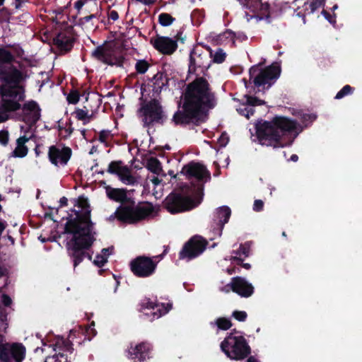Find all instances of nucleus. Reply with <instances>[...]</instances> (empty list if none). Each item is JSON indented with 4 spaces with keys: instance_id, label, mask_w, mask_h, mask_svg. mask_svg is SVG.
Here are the masks:
<instances>
[{
    "instance_id": "1",
    "label": "nucleus",
    "mask_w": 362,
    "mask_h": 362,
    "mask_svg": "<svg viewBox=\"0 0 362 362\" xmlns=\"http://www.w3.org/2000/svg\"><path fill=\"white\" fill-rule=\"evenodd\" d=\"M75 206L83 211H74L76 217L67 220L64 226V233L68 235L66 250L74 269L85 258L92 259V254L88 251L95 240L94 223L90 218V209L88 200L84 196H80Z\"/></svg>"
},
{
    "instance_id": "2",
    "label": "nucleus",
    "mask_w": 362,
    "mask_h": 362,
    "mask_svg": "<svg viewBox=\"0 0 362 362\" xmlns=\"http://www.w3.org/2000/svg\"><path fill=\"white\" fill-rule=\"evenodd\" d=\"M182 110H177L172 118L175 126H199L208 119L209 109L216 106V97L207 80L197 77L189 83L183 93Z\"/></svg>"
},
{
    "instance_id": "3",
    "label": "nucleus",
    "mask_w": 362,
    "mask_h": 362,
    "mask_svg": "<svg viewBox=\"0 0 362 362\" xmlns=\"http://www.w3.org/2000/svg\"><path fill=\"white\" fill-rule=\"evenodd\" d=\"M255 131L261 145L276 148L290 145L292 141L288 142L285 136L294 134L296 137L302 129L296 120L276 115L271 121H259L255 124Z\"/></svg>"
},
{
    "instance_id": "4",
    "label": "nucleus",
    "mask_w": 362,
    "mask_h": 362,
    "mask_svg": "<svg viewBox=\"0 0 362 362\" xmlns=\"http://www.w3.org/2000/svg\"><path fill=\"white\" fill-rule=\"evenodd\" d=\"M107 198L121 204L115 212L117 219L122 223L134 224L148 218L154 211L151 202L139 203L136 205L134 199L128 197V190L125 188H114L110 185L105 187Z\"/></svg>"
},
{
    "instance_id": "5",
    "label": "nucleus",
    "mask_w": 362,
    "mask_h": 362,
    "mask_svg": "<svg viewBox=\"0 0 362 362\" xmlns=\"http://www.w3.org/2000/svg\"><path fill=\"white\" fill-rule=\"evenodd\" d=\"M180 173L189 181V184L182 185L181 189L190 191L194 197L202 199L204 185L211 179V173L207 168L201 163L191 161L182 167Z\"/></svg>"
},
{
    "instance_id": "6",
    "label": "nucleus",
    "mask_w": 362,
    "mask_h": 362,
    "mask_svg": "<svg viewBox=\"0 0 362 362\" xmlns=\"http://www.w3.org/2000/svg\"><path fill=\"white\" fill-rule=\"evenodd\" d=\"M280 73L281 68L276 64H272L264 69L255 65L249 69V81L246 78H243V81L246 88L251 87L253 92L257 94L268 90L279 77Z\"/></svg>"
},
{
    "instance_id": "7",
    "label": "nucleus",
    "mask_w": 362,
    "mask_h": 362,
    "mask_svg": "<svg viewBox=\"0 0 362 362\" xmlns=\"http://www.w3.org/2000/svg\"><path fill=\"white\" fill-rule=\"evenodd\" d=\"M182 192L173 191L164 199L163 202V208L171 214L190 211L197 207L202 201L200 198L192 197L188 193H184L185 189ZM187 192L188 191L186 190Z\"/></svg>"
},
{
    "instance_id": "8",
    "label": "nucleus",
    "mask_w": 362,
    "mask_h": 362,
    "mask_svg": "<svg viewBox=\"0 0 362 362\" xmlns=\"http://www.w3.org/2000/svg\"><path fill=\"white\" fill-rule=\"evenodd\" d=\"M221 351L231 360L242 361L251 354V348L243 335L230 332L221 343Z\"/></svg>"
},
{
    "instance_id": "9",
    "label": "nucleus",
    "mask_w": 362,
    "mask_h": 362,
    "mask_svg": "<svg viewBox=\"0 0 362 362\" xmlns=\"http://www.w3.org/2000/svg\"><path fill=\"white\" fill-rule=\"evenodd\" d=\"M139 112L145 127H150L154 124H163L167 118L160 103L156 98L143 103Z\"/></svg>"
},
{
    "instance_id": "10",
    "label": "nucleus",
    "mask_w": 362,
    "mask_h": 362,
    "mask_svg": "<svg viewBox=\"0 0 362 362\" xmlns=\"http://www.w3.org/2000/svg\"><path fill=\"white\" fill-rule=\"evenodd\" d=\"M80 334L79 332L72 329L70 331L67 339H64L63 337H56L55 343L53 344L54 351H56L58 349L59 353L47 356L44 362H70L71 359H68V356L61 353L60 351H67L71 354L74 351L73 341L76 337V334Z\"/></svg>"
},
{
    "instance_id": "11",
    "label": "nucleus",
    "mask_w": 362,
    "mask_h": 362,
    "mask_svg": "<svg viewBox=\"0 0 362 362\" xmlns=\"http://www.w3.org/2000/svg\"><path fill=\"white\" fill-rule=\"evenodd\" d=\"M238 1L245 10L247 15H249V12L252 13L250 18L265 20L268 23L272 22L269 3H263L262 0H238Z\"/></svg>"
},
{
    "instance_id": "12",
    "label": "nucleus",
    "mask_w": 362,
    "mask_h": 362,
    "mask_svg": "<svg viewBox=\"0 0 362 362\" xmlns=\"http://www.w3.org/2000/svg\"><path fill=\"white\" fill-rule=\"evenodd\" d=\"M158 263L151 257L138 256L131 260L129 268L133 274L139 278H147L156 272Z\"/></svg>"
},
{
    "instance_id": "13",
    "label": "nucleus",
    "mask_w": 362,
    "mask_h": 362,
    "mask_svg": "<svg viewBox=\"0 0 362 362\" xmlns=\"http://www.w3.org/2000/svg\"><path fill=\"white\" fill-rule=\"evenodd\" d=\"M207 245L208 242L202 236L194 235L184 244L179 252V259L192 260L202 255Z\"/></svg>"
},
{
    "instance_id": "14",
    "label": "nucleus",
    "mask_w": 362,
    "mask_h": 362,
    "mask_svg": "<svg viewBox=\"0 0 362 362\" xmlns=\"http://www.w3.org/2000/svg\"><path fill=\"white\" fill-rule=\"evenodd\" d=\"M209 58V54L202 48L194 47L189 54V74H204L210 66L211 61Z\"/></svg>"
},
{
    "instance_id": "15",
    "label": "nucleus",
    "mask_w": 362,
    "mask_h": 362,
    "mask_svg": "<svg viewBox=\"0 0 362 362\" xmlns=\"http://www.w3.org/2000/svg\"><path fill=\"white\" fill-rule=\"evenodd\" d=\"M26 349L21 343H9L4 341L0 350L1 362H22L25 357Z\"/></svg>"
},
{
    "instance_id": "16",
    "label": "nucleus",
    "mask_w": 362,
    "mask_h": 362,
    "mask_svg": "<svg viewBox=\"0 0 362 362\" xmlns=\"http://www.w3.org/2000/svg\"><path fill=\"white\" fill-rule=\"evenodd\" d=\"M172 308V305L167 303H158L151 300L150 298L145 299L141 303V311L144 316L152 322L165 315Z\"/></svg>"
},
{
    "instance_id": "17",
    "label": "nucleus",
    "mask_w": 362,
    "mask_h": 362,
    "mask_svg": "<svg viewBox=\"0 0 362 362\" xmlns=\"http://www.w3.org/2000/svg\"><path fill=\"white\" fill-rule=\"evenodd\" d=\"M72 156V150L70 147L63 144L52 145L49 147L48 158L54 166H65Z\"/></svg>"
},
{
    "instance_id": "18",
    "label": "nucleus",
    "mask_w": 362,
    "mask_h": 362,
    "mask_svg": "<svg viewBox=\"0 0 362 362\" xmlns=\"http://www.w3.org/2000/svg\"><path fill=\"white\" fill-rule=\"evenodd\" d=\"M151 349V344L146 341L135 345L131 344L127 349V356L132 362H144L150 358Z\"/></svg>"
},
{
    "instance_id": "19",
    "label": "nucleus",
    "mask_w": 362,
    "mask_h": 362,
    "mask_svg": "<svg viewBox=\"0 0 362 362\" xmlns=\"http://www.w3.org/2000/svg\"><path fill=\"white\" fill-rule=\"evenodd\" d=\"M226 287H230L233 292L243 298L250 297L255 291L252 284L241 276L233 277L230 282L226 285Z\"/></svg>"
},
{
    "instance_id": "20",
    "label": "nucleus",
    "mask_w": 362,
    "mask_h": 362,
    "mask_svg": "<svg viewBox=\"0 0 362 362\" xmlns=\"http://www.w3.org/2000/svg\"><path fill=\"white\" fill-rule=\"evenodd\" d=\"M23 118L25 123L30 127L34 126L40 119V108L34 100L28 101L23 105Z\"/></svg>"
},
{
    "instance_id": "21",
    "label": "nucleus",
    "mask_w": 362,
    "mask_h": 362,
    "mask_svg": "<svg viewBox=\"0 0 362 362\" xmlns=\"http://www.w3.org/2000/svg\"><path fill=\"white\" fill-rule=\"evenodd\" d=\"M152 44L156 50L164 55H171L177 49L176 40L169 37L157 35Z\"/></svg>"
},
{
    "instance_id": "22",
    "label": "nucleus",
    "mask_w": 362,
    "mask_h": 362,
    "mask_svg": "<svg viewBox=\"0 0 362 362\" xmlns=\"http://www.w3.org/2000/svg\"><path fill=\"white\" fill-rule=\"evenodd\" d=\"M115 52L114 46L105 42L92 52L91 57L105 64H112V58Z\"/></svg>"
},
{
    "instance_id": "23",
    "label": "nucleus",
    "mask_w": 362,
    "mask_h": 362,
    "mask_svg": "<svg viewBox=\"0 0 362 362\" xmlns=\"http://www.w3.org/2000/svg\"><path fill=\"white\" fill-rule=\"evenodd\" d=\"M74 42V37L67 31H61L53 38L54 45L64 54L72 49Z\"/></svg>"
},
{
    "instance_id": "24",
    "label": "nucleus",
    "mask_w": 362,
    "mask_h": 362,
    "mask_svg": "<svg viewBox=\"0 0 362 362\" xmlns=\"http://www.w3.org/2000/svg\"><path fill=\"white\" fill-rule=\"evenodd\" d=\"M148 80L150 83H148V86L152 87V91L155 96L159 95L163 88L168 87L169 78L163 72L158 71L152 78Z\"/></svg>"
},
{
    "instance_id": "25",
    "label": "nucleus",
    "mask_w": 362,
    "mask_h": 362,
    "mask_svg": "<svg viewBox=\"0 0 362 362\" xmlns=\"http://www.w3.org/2000/svg\"><path fill=\"white\" fill-rule=\"evenodd\" d=\"M231 215V210L227 206H223L217 209L214 214V223L216 225L219 234H221L224 225L227 223Z\"/></svg>"
},
{
    "instance_id": "26",
    "label": "nucleus",
    "mask_w": 362,
    "mask_h": 362,
    "mask_svg": "<svg viewBox=\"0 0 362 362\" xmlns=\"http://www.w3.org/2000/svg\"><path fill=\"white\" fill-rule=\"evenodd\" d=\"M0 95L4 98L17 100L22 101L24 100V94L21 93L16 87L9 86L7 85H3L0 87Z\"/></svg>"
},
{
    "instance_id": "27",
    "label": "nucleus",
    "mask_w": 362,
    "mask_h": 362,
    "mask_svg": "<svg viewBox=\"0 0 362 362\" xmlns=\"http://www.w3.org/2000/svg\"><path fill=\"white\" fill-rule=\"evenodd\" d=\"M29 141L26 136H20L16 140V147L12 152V156L15 158H24L28 152V147L25 145Z\"/></svg>"
},
{
    "instance_id": "28",
    "label": "nucleus",
    "mask_w": 362,
    "mask_h": 362,
    "mask_svg": "<svg viewBox=\"0 0 362 362\" xmlns=\"http://www.w3.org/2000/svg\"><path fill=\"white\" fill-rule=\"evenodd\" d=\"M19 74V71L16 69L13 72L8 71V66H0V76L3 82L7 84L13 83L16 81V76Z\"/></svg>"
},
{
    "instance_id": "29",
    "label": "nucleus",
    "mask_w": 362,
    "mask_h": 362,
    "mask_svg": "<svg viewBox=\"0 0 362 362\" xmlns=\"http://www.w3.org/2000/svg\"><path fill=\"white\" fill-rule=\"evenodd\" d=\"M21 108V105L17 100L8 98L1 99L0 110L4 112H14Z\"/></svg>"
},
{
    "instance_id": "30",
    "label": "nucleus",
    "mask_w": 362,
    "mask_h": 362,
    "mask_svg": "<svg viewBox=\"0 0 362 362\" xmlns=\"http://www.w3.org/2000/svg\"><path fill=\"white\" fill-rule=\"evenodd\" d=\"M206 49L209 51V58L212 59L211 62L215 64H222L225 62L227 54L223 49L217 48L214 52L209 47H206Z\"/></svg>"
},
{
    "instance_id": "31",
    "label": "nucleus",
    "mask_w": 362,
    "mask_h": 362,
    "mask_svg": "<svg viewBox=\"0 0 362 362\" xmlns=\"http://www.w3.org/2000/svg\"><path fill=\"white\" fill-rule=\"evenodd\" d=\"M127 166L124 165L122 160H113L109 163L107 172L112 175H116L118 177Z\"/></svg>"
},
{
    "instance_id": "32",
    "label": "nucleus",
    "mask_w": 362,
    "mask_h": 362,
    "mask_svg": "<svg viewBox=\"0 0 362 362\" xmlns=\"http://www.w3.org/2000/svg\"><path fill=\"white\" fill-rule=\"evenodd\" d=\"M118 178L125 185H134L136 182L135 177L132 175L131 170L128 166L123 169V172L118 176Z\"/></svg>"
},
{
    "instance_id": "33",
    "label": "nucleus",
    "mask_w": 362,
    "mask_h": 362,
    "mask_svg": "<svg viewBox=\"0 0 362 362\" xmlns=\"http://www.w3.org/2000/svg\"><path fill=\"white\" fill-rule=\"evenodd\" d=\"M309 1L305 2L304 8L305 11L308 12V14L313 13L318 8L323 7L325 4V0H308Z\"/></svg>"
},
{
    "instance_id": "34",
    "label": "nucleus",
    "mask_w": 362,
    "mask_h": 362,
    "mask_svg": "<svg viewBox=\"0 0 362 362\" xmlns=\"http://www.w3.org/2000/svg\"><path fill=\"white\" fill-rule=\"evenodd\" d=\"M147 168L154 174L158 175L162 170V165L160 160L155 158L151 157L147 160Z\"/></svg>"
},
{
    "instance_id": "35",
    "label": "nucleus",
    "mask_w": 362,
    "mask_h": 362,
    "mask_svg": "<svg viewBox=\"0 0 362 362\" xmlns=\"http://www.w3.org/2000/svg\"><path fill=\"white\" fill-rule=\"evenodd\" d=\"M13 61L11 52L4 48H0V66H8Z\"/></svg>"
},
{
    "instance_id": "36",
    "label": "nucleus",
    "mask_w": 362,
    "mask_h": 362,
    "mask_svg": "<svg viewBox=\"0 0 362 362\" xmlns=\"http://www.w3.org/2000/svg\"><path fill=\"white\" fill-rule=\"evenodd\" d=\"M158 21L160 25L167 27L170 25L175 21V18L168 13H161L158 15Z\"/></svg>"
},
{
    "instance_id": "37",
    "label": "nucleus",
    "mask_w": 362,
    "mask_h": 362,
    "mask_svg": "<svg viewBox=\"0 0 362 362\" xmlns=\"http://www.w3.org/2000/svg\"><path fill=\"white\" fill-rule=\"evenodd\" d=\"M236 110L240 115L245 117L247 119H249L255 113V109L249 107L245 103L241 104Z\"/></svg>"
},
{
    "instance_id": "38",
    "label": "nucleus",
    "mask_w": 362,
    "mask_h": 362,
    "mask_svg": "<svg viewBox=\"0 0 362 362\" xmlns=\"http://www.w3.org/2000/svg\"><path fill=\"white\" fill-rule=\"evenodd\" d=\"M250 246L247 243L244 244H240L239 248L236 250H233L232 253L235 255V256L241 257L243 255L245 257H247L250 255Z\"/></svg>"
},
{
    "instance_id": "39",
    "label": "nucleus",
    "mask_w": 362,
    "mask_h": 362,
    "mask_svg": "<svg viewBox=\"0 0 362 362\" xmlns=\"http://www.w3.org/2000/svg\"><path fill=\"white\" fill-rule=\"evenodd\" d=\"M215 323L218 328L222 330H228L232 327L230 320L226 317L217 318Z\"/></svg>"
},
{
    "instance_id": "40",
    "label": "nucleus",
    "mask_w": 362,
    "mask_h": 362,
    "mask_svg": "<svg viewBox=\"0 0 362 362\" xmlns=\"http://www.w3.org/2000/svg\"><path fill=\"white\" fill-rule=\"evenodd\" d=\"M218 40L223 42L228 40L233 45H235V33L230 30H226L218 35Z\"/></svg>"
},
{
    "instance_id": "41",
    "label": "nucleus",
    "mask_w": 362,
    "mask_h": 362,
    "mask_svg": "<svg viewBox=\"0 0 362 362\" xmlns=\"http://www.w3.org/2000/svg\"><path fill=\"white\" fill-rule=\"evenodd\" d=\"M245 97L246 98L245 103L249 107H253L257 105H262L265 103V102L255 96H251L248 95H245Z\"/></svg>"
},
{
    "instance_id": "42",
    "label": "nucleus",
    "mask_w": 362,
    "mask_h": 362,
    "mask_svg": "<svg viewBox=\"0 0 362 362\" xmlns=\"http://www.w3.org/2000/svg\"><path fill=\"white\" fill-rule=\"evenodd\" d=\"M149 64L144 59L138 60L135 64V69L138 74H145L149 68Z\"/></svg>"
},
{
    "instance_id": "43",
    "label": "nucleus",
    "mask_w": 362,
    "mask_h": 362,
    "mask_svg": "<svg viewBox=\"0 0 362 362\" xmlns=\"http://www.w3.org/2000/svg\"><path fill=\"white\" fill-rule=\"evenodd\" d=\"M112 137L111 132L110 130H102L98 135V141L105 144V146H110L108 139Z\"/></svg>"
},
{
    "instance_id": "44",
    "label": "nucleus",
    "mask_w": 362,
    "mask_h": 362,
    "mask_svg": "<svg viewBox=\"0 0 362 362\" xmlns=\"http://www.w3.org/2000/svg\"><path fill=\"white\" fill-rule=\"evenodd\" d=\"M354 88L349 85L344 86L336 95L335 99H341L353 93Z\"/></svg>"
},
{
    "instance_id": "45",
    "label": "nucleus",
    "mask_w": 362,
    "mask_h": 362,
    "mask_svg": "<svg viewBox=\"0 0 362 362\" xmlns=\"http://www.w3.org/2000/svg\"><path fill=\"white\" fill-rule=\"evenodd\" d=\"M67 101L70 104L76 105L80 100V94L78 90H71L67 95Z\"/></svg>"
},
{
    "instance_id": "46",
    "label": "nucleus",
    "mask_w": 362,
    "mask_h": 362,
    "mask_svg": "<svg viewBox=\"0 0 362 362\" xmlns=\"http://www.w3.org/2000/svg\"><path fill=\"white\" fill-rule=\"evenodd\" d=\"M230 260L233 262H235L237 266L240 268V267L245 268V269H250L251 268V265L249 263H243V259L237 256H232Z\"/></svg>"
},
{
    "instance_id": "47",
    "label": "nucleus",
    "mask_w": 362,
    "mask_h": 362,
    "mask_svg": "<svg viewBox=\"0 0 362 362\" xmlns=\"http://www.w3.org/2000/svg\"><path fill=\"white\" fill-rule=\"evenodd\" d=\"M75 115H76V117L77 118L78 120H81V121H83V124H86V122H85V120L86 119H89L90 117L88 115V111H85L82 109H76L75 110Z\"/></svg>"
},
{
    "instance_id": "48",
    "label": "nucleus",
    "mask_w": 362,
    "mask_h": 362,
    "mask_svg": "<svg viewBox=\"0 0 362 362\" xmlns=\"http://www.w3.org/2000/svg\"><path fill=\"white\" fill-rule=\"evenodd\" d=\"M232 316L239 322H245L247 317V314L245 311L235 310L233 312Z\"/></svg>"
},
{
    "instance_id": "49",
    "label": "nucleus",
    "mask_w": 362,
    "mask_h": 362,
    "mask_svg": "<svg viewBox=\"0 0 362 362\" xmlns=\"http://www.w3.org/2000/svg\"><path fill=\"white\" fill-rule=\"evenodd\" d=\"M317 118V115L315 114H303L300 119L301 122L305 125L308 126V123H312Z\"/></svg>"
},
{
    "instance_id": "50",
    "label": "nucleus",
    "mask_w": 362,
    "mask_h": 362,
    "mask_svg": "<svg viewBox=\"0 0 362 362\" xmlns=\"http://www.w3.org/2000/svg\"><path fill=\"white\" fill-rule=\"evenodd\" d=\"M107 257H104V255H97L95 256V259L93 260V264L98 267H102L105 265V263H107Z\"/></svg>"
},
{
    "instance_id": "51",
    "label": "nucleus",
    "mask_w": 362,
    "mask_h": 362,
    "mask_svg": "<svg viewBox=\"0 0 362 362\" xmlns=\"http://www.w3.org/2000/svg\"><path fill=\"white\" fill-rule=\"evenodd\" d=\"M98 16H99V14L98 12L95 13H93V14H90L89 16H84L83 18H79L78 24L81 25H84L88 22H90L93 18H98Z\"/></svg>"
},
{
    "instance_id": "52",
    "label": "nucleus",
    "mask_w": 362,
    "mask_h": 362,
    "mask_svg": "<svg viewBox=\"0 0 362 362\" xmlns=\"http://www.w3.org/2000/svg\"><path fill=\"white\" fill-rule=\"evenodd\" d=\"M322 14L324 16V17L331 23L334 24L336 23V15L335 14H330L328 11L323 9L322 11Z\"/></svg>"
},
{
    "instance_id": "53",
    "label": "nucleus",
    "mask_w": 362,
    "mask_h": 362,
    "mask_svg": "<svg viewBox=\"0 0 362 362\" xmlns=\"http://www.w3.org/2000/svg\"><path fill=\"white\" fill-rule=\"evenodd\" d=\"M124 57H116L115 53L112 56V64H109L110 66L117 65L118 66H122L124 63Z\"/></svg>"
},
{
    "instance_id": "54",
    "label": "nucleus",
    "mask_w": 362,
    "mask_h": 362,
    "mask_svg": "<svg viewBox=\"0 0 362 362\" xmlns=\"http://www.w3.org/2000/svg\"><path fill=\"white\" fill-rule=\"evenodd\" d=\"M8 132L7 131H0V143L4 146L8 144Z\"/></svg>"
},
{
    "instance_id": "55",
    "label": "nucleus",
    "mask_w": 362,
    "mask_h": 362,
    "mask_svg": "<svg viewBox=\"0 0 362 362\" xmlns=\"http://www.w3.org/2000/svg\"><path fill=\"white\" fill-rule=\"evenodd\" d=\"M229 141V137L226 133H222L218 139V143L220 146L225 147Z\"/></svg>"
},
{
    "instance_id": "56",
    "label": "nucleus",
    "mask_w": 362,
    "mask_h": 362,
    "mask_svg": "<svg viewBox=\"0 0 362 362\" xmlns=\"http://www.w3.org/2000/svg\"><path fill=\"white\" fill-rule=\"evenodd\" d=\"M264 209V202L261 199H256L254 202L253 210L257 212L262 211Z\"/></svg>"
},
{
    "instance_id": "57",
    "label": "nucleus",
    "mask_w": 362,
    "mask_h": 362,
    "mask_svg": "<svg viewBox=\"0 0 362 362\" xmlns=\"http://www.w3.org/2000/svg\"><path fill=\"white\" fill-rule=\"evenodd\" d=\"M74 131V129L72 127H65L64 132H65L66 134L65 135L61 134V139H63V140L67 139L69 137H70V136L72 134Z\"/></svg>"
},
{
    "instance_id": "58",
    "label": "nucleus",
    "mask_w": 362,
    "mask_h": 362,
    "mask_svg": "<svg viewBox=\"0 0 362 362\" xmlns=\"http://www.w3.org/2000/svg\"><path fill=\"white\" fill-rule=\"evenodd\" d=\"M1 301L4 306L8 307L12 303L11 298L7 294H3Z\"/></svg>"
},
{
    "instance_id": "59",
    "label": "nucleus",
    "mask_w": 362,
    "mask_h": 362,
    "mask_svg": "<svg viewBox=\"0 0 362 362\" xmlns=\"http://www.w3.org/2000/svg\"><path fill=\"white\" fill-rule=\"evenodd\" d=\"M108 18L112 20L113 21L118 20V18H119L118 12L115 10L110 11L108 14Z\"/></svg>"
},
{
    "instance_id": "60",
    "label": "nucleus",
    "mask_w": 362,
    "mask_h": 362,
    "mask_svg": "<svg viewBox=\"0 0 362 362\" xmlns=\"http://www.w3.org/2000/svg\"><path fill=\"white\" fill-rule=\"evenodd\" d=\"M87 2V0H78L74 4V7L78 10L79 12L80 10L82 8V7L84 6V4Z\"/></svg>"
},
{
    "instance_id": "61",
    "label": "nucleus",
    "mask_w": 362,
    "mask_h": 362,
    "mask_svg": "<svg viewBox=\"0 0 362 362\" xmlns=\"http://www.w3.org/2000/svg\"><path fill=\"white\" fill-rule=\"evenodd\" d=\"M0 13L4 17V18H8L9 16L11 15V13L9 11V10L6 8V7H4L0 9Z\"/></svg>"
},
{
    "instance_id": "62",
    "label": "nucleus",
    "mask_w": 362,
    "mask_h": 362,
    "mask_svg": "<svg viewBox=\"0 0 362 362\" xmlns=\"http://www.w3.org/2000/svg\"><path fill=\"white\" fill-rule=\"evenodd\" d=\"M227 272L229 274H233L234 273H239V272H240V268L239 267L235 266L233 268L228 269Z\"/></svg>"
},
{
    "instance_id": "63",
    "label": "nucleus",
    "mask_w": 362,
    "mask_h": 362,
    "mask_svg": "<svg viewBox=\"0 0 362 362\" xmlns=\"http://www.w3.org/2000/svg\"><path fill=\"white\" fill-rule=\"evenodd\" d=\"M175 40H176V42L180 41L181 42L183 43L184 41H185V38L182 37V31H179L176 34V35L175 36Z\"/></svg>"
},
{
    "instance_id": "64",
    "label": "nucleus",
    "mask_w": 362,
    "mask_h": 362,
    "mask_svg": "<svg viewBox=\"0 0 362 362\" xmlns=\"http://www.w3.org/2000/svg\"><path fill=\"white\" fill-rule=\"evenodd\" d=\"M68 204V199L66 197H62L59 200V206L63 207Z\"/></svg>"
}]
</instances>
